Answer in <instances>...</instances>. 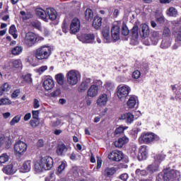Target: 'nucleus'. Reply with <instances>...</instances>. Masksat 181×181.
<instances>
[{
	"instance_id": "nucleus-31",
	"label": "nucleus",
	"mask_w": 181,
	"mask_h": 181,
	"mask_svg": "<svg viewBox=\"0 0 181 181\" xmlns=\"http://www.w3.org/2000/svg\"><path fill=\"white\" fill-rule=\"evenodd\" d=\"M171 173V177L173 181H180L181 179L180 171L177 170H170Z\"/></svg>"
},
{
	"instance_id": "nucleus-64",
	"label": "nucleus",
	"mask_w": 181,
	"mask_h": 181,
	"mask_svg": "<svg viewBox=\"0 0 181 181\" xmlns=\"http://www.w3.org/2000/svg\"><path fill=\"white\" fill-rule=\"evenodd\" d=\"M175 40H177V41L181 42V31H179V32L177 33V36H176Z\"/></svg>"
},
{
	"instance_id": "nucleus-42",
	"label": "nucleus",
	"mask_w": 181,
	"mask_h": 181,
	"mask_svg": "<svg viewBox=\"0 0 181 181\" xmlns=\"http://www.w3.org/2000/svg\"><path fill=\"white\" fill-rule=\"evenodd\" d=\"M8 160H9V156L6 153H3L0 156V165H2V163H6Z\"/></svg>"
},
{
	"instance_id": "nucleus-2",
	"label": "nucleus",
	"mask_w": 181,
	"mask_h": 181,
	"mask_svg": "<svg viewBox=\"0 0 181 181\" xmlns=\"http://www.w3.org/2000/svg\"><path fill=\"white\" fill-rule=\"evenodd\" d=\"M36 16H39L40 19L45 21V22H47V18L50 19V21H55L57 18V12L54 8H47L46 11L42 8H37L35 11Z\"/></svg>"
},
{
	"instance_id": "nucleus-37",
	"label": "nucleus",
	"mask_w": 181,
	"mask_h": 181,
	"mask_svg": "<svg viewBox=\"0 0 181 181\" xmlns=\"http://www.w3.org/2000/svg\"><path fill=\"white\" fill-rule=\"evenodd\" d=\"M94 16V13H93V10L90 8H87L85 12V18L86 21H90V19H93Z\"/></svg>"
},
{
	"instance_id": "nucleus-44",
	"label": "nucleus",
	"mask_w": 181,
	"mask_h": 181,
	"mask_svg": "<svg viewBox=\"0 0 181 181\" xmlns=\"http://www.w3.org/2000/svg\"><path fill=\"white\" fill-rule=\"evenodd\" d=\"M125 129H128V127H119L118 128H117L115 129V135H119V134H122V132H124V131H125Z\"/></svg>"
},
{
	"instance_id": "nucleus-10",
	"label": "nucleus",
	"mask_w": 181,
	"mask_h": 181,
	"mask_svg": "<svg viewBox=\"0 0 181 181\" xmlns=\"http://www.w3.org/2000/svg\"><path fill=\"white\" fill-rule=\"evenodd\" d=\"M78 39L82 43H95L94 34H82L78 36Z\"/></svg>"
},
{
	"instance_id": "nucleus-35",
	"label": "nucleus",
	"mask_w": 181,
	"mask_h": 181,
	"mask_svg": "<svg viewBox=\"0 0 181 181\" xmlns=\"http://www.w3.org/2000/svg\"><path fill=\"white\" fill-rule=\"evenodd\" d=\"M129 153L132 158H136L138 156V150L136 145L132 144L129 148Z\"/></svg>"
},
{
	"instance_id": "nucleus-8",
	"label": "nucleus",
	"mask_w": 181,
	"mask_h": 181,
	"mask_svg": "<svg viewBox=\"0 0 181 181\" xmlns=\"http://www.w3.org/2000/svg\"><path fill=\"white\" fill-rule=\"evenodd\" d=\"M14 151L18 155H23L28 151V144L22 141H18L14 144Z\"/></svg>"
},
{
	"instance_id": "nucleus-24",
	"label": "nucleus",
	"mask_w": 181,
	"mask_h": 181,
	"mask_svg": "<svg viewBox=\"0 0 181 181\" xmlns=\"http://www.w3.org/2000/svg\"><path fill=\"white\" fill-rule=\"evenodd\" d=\"M134 115L131 112L124 113L122 115L120 119L126 121L127 124H132L134 122Z\"/></svg>"
},
{
	"instance_id": "nucleus-25",
	"label": "nucleus",
	"mask_w": 181,
	"mask_h": 181,
	"mask_svg": "<svg viewBox=\"0 0 181 181\" xmlns=\"http://www.w3.org/2000/svg\"><path fill=\"white\" fill-rule=\"evenodd\" d=\"M55 78L58 84H59V86H62L63 88L65 90L69 88L68 86L64 85V75H63V74H57Z\"/></svg>"
},
{
	"instance_id": "nucleus-36",
	"label": "nucleus",
	"mask_w": 181,
	"mask_h": 181,
	"mask_svg": "<svg viewBox=\"0 0 181 181\" xmlns=\"http://www.w3.org/2000/svg\"><path fill=\"white\" fill-rule=\"evenodd\" d=\"M21 117H22L21 116V115H18L15 116V117L10 121L9 125H11V127H13V126L16 125V124H19Z\"/></svg>"
},
{
	"instance_id": "nucleus-14",
	"label": "nucleus",
	"mask_w": 181,
	"mask_h": 181,
	"mask_svg": "<svg viewBox=\"0 0 181 181\" xmlns=\"http://www.w3.org/2000/svg\"><path fill=\"white\" fill-rule=\"evenodd\" d=\"M140 36L141 37H148L149 34L151 33V30H149V25L146 23L141 24L140 28Z\"/></svg>"
},
{
	"instance_id": "nucleus-51",
	"label": "nucleus",
	"mask_w": 181,
	"mask_h": 181,
	"mask_svg": "<svg viewBox=\"0 0 181 181\" xmlns=\"http://www.w3.org/2000/svg\"><path fill=\"white\" fill-rule=\"evenodd\" d=\"M141 77V72L138 70H136L132 74V78H134V80H138V78H140Z\"/></svg>"
},
{
	"instance_id": "nucleus-54",
	"label": "nucleus",
	"mask_w": 181,
	"mask_h": 181,
	"mask_svg": "<svg viewBox=\"0 0 181 181\" xmlns=\"http://www.w3.org/2000/svg\"><path fill=\"white\" fill-rule=\"evenodd\" d=\"M23 78L26 83H32V76L29 74L23 76Z\"/></svg>"
},
{
	"instance_id": "nucleus-55",
	"label": "nucleus",
	"mask_w": 181,
	"mask_h": 181,
	"mask_svg": "<svg viewBox=\"0 0 181 181\" xmlns=\"http://www.w3.org/2000/svg\"><path fill=\"white\" fill-rule=\"evenodd\" d=\"M60 95V89H57L50 93V97H59Z\"/></svg>"
},
{
	"instance_id": "nucleus-4",
	"label": "nucleus",
	"mask_w": 181,
	"mask_h": 181,
	"mask_svg": "<svg viewBox=\"0 0 181 181\" xmlns=\"http://www.w3.org/2000/svg\"><path fill=\"white\" fill-rule=\"evenodd\" d=\"M69 86H76L81 80V74L76 70L69 71L66 74Z\"/></svg>"
},
{
	"instance_id": "nucleus-23",
	"label": "nucleus",
	"mask_w": 181,
	"mask_h": 181,
	"mask_svg": "<svg viewBox=\"0 0 181 181\" xmlns=\"http://www.w3.org/2000/svg\"><path fill=\"white\" fill-rule=\"evenodd\" d=\"M172 45V38L170 37H163V40L160 44L161 49H168V47H170Z\"/></svg>"
},
{
	"instance_id": "nucleus-40",
	"label": "nucleus",
	"mask_w": 181,
	"mask_h": 181,
	"mask_svg": "<svg viewBox=\"0 0 181 181\" xmlns=\"http://www.w3.org/2000/svg\"><path fill=\"white\" fill-rule=\"evenodd\" d=\"M167 15L168 16H177V10L173 7H170L167 11Z\"/></svg>"
},
{
	"instance_id": "nucleus-53",
	"label": "nucleus",
	"mask_w": 181,
	"mask_h": 181,
	"mask_svg": "<svg viewBox=\"0 0 181 181\" xmlns=\"http://www.w3.org/2000/svg\"><path fill=\"white\" fill-rule=\"evenodd\" d=\"M56 180V175H54V173H51L49 175H48L45 178V181H54Z\"/></svg>"
},
{
	"instance_id": "nucleus-56",
	"label": "nucleus",
	"mask_w": 181,
	"mask_h": 181,
	"mask_svg": "<svg viewBox=\"0 0 181 181\" xmlns=\"http://www.w3.org/2000/svg\"><path fill=\"white\" fill-rule=\"evenodd\" d=\"M62 32H64V33L69 32V25L66 22H64L62 25Z\"/></svg>"
},
{
	"instance_id": "nucleus-32",
	"label": "nucleus",
	"mask_w": 181,
	"mask_h": 181,
	"mask_svg": "<svg viewBox=\"0 0 181 181\" xmlns=\"http://www.w3.org/2000/svg\"><path fill=\"white\" fill-rule=\"evenodd\" d=\"M159 39H160V34L159 33V32L153 31L151 37V40L153 45H158Z\"/></svg>"
},
{
	"instance_id": "nucleus-38",
	"label": "nucleus",
	"mask_w": 181,
	"mask_h": 181,
	"mask_svg": "<svg viewBox=\"0 0 181 181\" xmlns=\"http://www.w3.org/2000/svg\"><path fill=\"white\" fill-rule=\"evenodd\" d=\"M139 28H138L137 25H135L132 29V35L133 39H138V37L139 36Z\"/></svg>"
},
{
	"instance_id": "nucleus-29",
	"label": "nucleus",
	"mask_w": 181,
	"mask_h": 181,
	"mask_svg": "<svg viewBox=\"0 0 181 181\" xmlns=\"http://www.w3.org/2000/svg\"><path fill=\"white\" fill-rule=\"evenodd\" d=\"M11 85L8 83H4L0 86V96L4 95L5 93H8V91H11Z\"/></svg>"
},
{
	"instance_id": "nucleus-12",
	"label": "nucleus",
	"mask_w": 181,
	"mask_h": 181,
	"mask_svg": "<svg viewBox=\"0 0 181 181\" xmlns=\"http://www.w3.org/2000/svg\"><path fill=\"white\" fill-rule=\"evenodd\" d=\"M35 39H36L35 33L30 32L25 35L24 42L28 47H32L35 45Z\"/></svg>"
},
{
	"instance_id": "nucleus-11",
	"label": "nucleus",
	"mask_w": 181,
	"mask_h": 181,
	"mask_svg": "<svg viewBox=\"0 0 181 181\" xmlns=\"http://www.w3.org/2000/svg\"><path fill=\"white\" fill-rule=\"evenodd\" d=\"M80 31V20L78 18H74L70 25V33L71 35H76Z\"/></svg>"
},
{
	"instance_id": "nucleus-43",
	"label": "nucleus",
	"mask_w": 181,
	"mask_h": 181,
	"mask_svg": "<svg viewBox=\"0 0 181 181\" xmlns=\"http://www.w3.org/2000/svg\"><path fill=\"white\" fill-rule=\"evenodd\" d=\"M12 101L9 98H1L0 99V105H11Z\"/></svg>"
},
{
	"instance_id": "nucleus-45",
	"label": "nucleus",
	"mask_w": 181,
	"mask_h": 181,
	"mask_svg": "<svg viewBox=\"0 0 181 181\" xmlns=\"http://www.w3.org/2000/svg\"><path fill=\"white\" fill-rule=\"evenodd\" d=\"M87 88H88V86L84 82H82L81 85L78 86V90L79 93H84V91H86Z\"/></svg>"
},
{
	"instance_id": "nucleus-3",
	"label": "nucleus",
	"mask_w": 181,
	"mask_h": 181,
	"mask_svg": "<svg viewBox=\"0 0 181 181\" xmlns=\"http://www.w3.org/2000/svg\"><path fill=\"white\" fill-rule=\"evenodd\" d=\"M52 54V47L42 45L35 50V56L37 60H47Z\"/></svg>"
},
{
	"instance_id": "nucleus-46",
	"label": "nucleus",
	"mask_w": 181,
	"mask_h": 181,
	"mask_svg": "<svg viewBox=\"0 0 181 181\" xmlns=\"http://www.w3.org/2000/svg\"><path fill=\"white\" fill-rule=\"evenodd\" d=\"M93 86H95L96 87H98V90L101 88V87H103V81L101 80L94 79Z\"/></svg>"
},
{
	"instance_id": "nucleus-7",
	"label": "nucleus",
	"mask_w": 181,
	"mask_h": 181,
	"mask_svg": "<svg viewBox=\"0 0 181 181\" xmlns=\"http://www.w3.org/2000/svg\"><path fill=\"white\" fill-rule=\"evenodd\" d=\"M155 159V162L147 167L148 172L151 173H155V172L159 170V163L165 159V155L158 154L156 156Z\"/></svg>"
},
{
	"instance_id": "nucleus-30",
	"label": "nucleus",
	"mask_w": 181,
	"mask_h": 181,
	"mask_svg": "<svg viewBox=\"0 0 181 181\" xmlns=\"http://www.w3.org/2000/svg\"><path fill=\"white\" fill-rule=\"evenodd\" d=\"M127 105L128 108L132 109L135 108V105H136V96L135 95H132L129 97Z\"/></svg>"
},
{
	"instance_id": "nucleus-59",
	"label": "nucleus",
	"mask_w": 181,
	"mask_h": 181,
	"mask_svg": "<svg viewBox=\"0 0 181 181\" xmlns=\"http://www.w3.org/2000/svg\"><path fill=\"white\" fill-rule=\"evenodd\" d=\"M30 124L31 127L35 128V127H37V125H39V121L37 120V119H35L34 120H30Z\"/></svg>"
},
{
	"instance_id": "nucleus-13",
	"label": "nucleus",
	"mask_w": 181,
	"mask_h": 181,
	"mask_svg": "<svg viewBox=\"0 0 181 181\" xmlns=\"http://www.w3.org/2000/svg\"><path fill=\"white\" fill-rule=\"evenodd\" d=\"M107 103H108V95L105 93L100 94L96 100L98 107H105Z\"/></svg>"
},
{
	"instance_id": "nucleus-63",
	"label": "nucleus",
	"mask_w": 181,
	"mask_h": 181,
	"mask_svg": "<svg viewBox=\"0 0 181 181\" xmlns=\"http://www.w3.org/2000/svg\"><path fill=\"white\" fill-rule=\"evenodd\" d=\"M39 107H40V105L39 104V100L35 99L33 103V107L37 109L39 108Z\"/></svg>"
},
{
	"instance_id": "nucleus-60",
	"label": "nucleus",
	"mask_w": 181,
	"mask_h": 181,
	"mask_svg": "<svg viewBox=\"0 0 181 181\" xmlns=\"http://www.w3.org/2000/svg\"><path fill=\"white\" fill-rule=\"evenodd\" d=\"M102 165H103V160H101L100 158L98 157L97 158V166H96L97 170H98V169L101 168Z\"/></svg>"
},
{
	"instance_id": "nucleus-19",
	"label": "nucleus",
	"mask_w": 181,
	"mask_h": 181,
	"mask_svg": "<svg viewBox=\"0 0 181 181\" xmlns=\"http://www.w3.org/2000/svg\"><path fill=\"white\" fill-rule=\"evenodd\" d=\"M102 35L103 40L105 42V43H111V42H112V38L111 34L110 33V28L106 27L104 28L102 31Z\"/></svg>"
},
{
	"instance_id": "nucleus-57",
	"label": "nucleus",
	"mask_w": 181,
	"mask_h": 181,
	"mask_svg": "<svg viewBox=\"0 0 181 181\" xmlns=\"http://www.w3.org/2000/svg\"><path fill=\"white\" fill-rule=\"evenodd\" d=\"M21 94V90L16 89L11 94V98H16Z\"/></svg>"
},
{
	"instance_id": "nucleus-49",
	"label": "nucleus",
	"mask_w": 181,
	"mask_h": 181,
	"mask_svg": "<svg viewBox=\"0 0 181 181\" xmlns=\"http://www.w3.org/2000/svg\"><path fill=\"white\" fill-rule=\"evenodd\" d=\"M105 88L107 91H110V90H112L114 88V83H112L111 81H107L105 84Z\"/></svg>"
},
{
	"instance_id": "nucleus-5",
	"label": "nucleus",
	"mask_w": 181,
	"mask_h": 181,
	"mask_svg": "<svg viewBox=\"0 0 181 181\" xmlns=\"http://www.w3.org/2000/svg\"><path fill=\"white\" fill-rule=\"evenodd\" d=\"M154 141H159V136L153 133H144L139 139L140 144H152Z\"/></svg>"
},
{
	"instance_id": "nucleus-9",
	"label": "nucleus",
	"mask_w": 181,
	"mask_h": 181,
	"mask_svg": "<svg viewBox=\"0 0 181 181\" xmlns=\"http://www.w3.org/2000/svg\"><path fill=\"white\" fill-rule=\"evenodd\" d=\"M108 158L115 162H121L124 159L122 151L115 150L108 155Z\"/></svg>"
},
{
	"instance_id": "nucleus-27",
	"label": "nucleus",
	"mask_w": 181,
	"mask_h": 181,
	"mask_svg": "<svg viewBox=\"0 0 181 181\" xmlns=\"http://www.w3.org/2000/svg\"><path fill=\"white\" fill-rule=\"evenodd\" d=\"M101 25H103V18L98 16H95L92 26L95 29H100V28H101Z\"/></svg>"
},
{
	"instance_id": "nucleus-58",
	"label": "nucleus",
	"mask_w": 181,
	"mask_h": 181,
	"mask_svg": "<svg viewBox=\"0 0 181 181\" xmlns=\"http://www.w3.org/2000/svg\"><path fill=\"white\" fill-rule=\"evenodd\" d=\"M180 46H181V42L175 40V42L173 45L172 49H173V50H176V49H178L179 47H180Z\"/></svg>"
},
{
	"instance_id": "nucleus-41",
	"label": "nucleus",
	"mask_w": 181,
	"mask_h": 181,
	"mask_svg": "<svg viewBox=\"0 0 181 181\" xmlns=\"http://www.w3.org/2000/svg\"><path fill=\"white\" fill-rule=\"evenodd\" d=\"M115 168H107L105 170V175L108 177L112 176V175H115Z\"/></svg>"
},
{
	"instance_id": "nucleus-33",
	"label": "nucleus",
	"mask_w": 181,
	"mask_h": 181,
	"mask_svg": "<svg viewBox=\"0 0 181 181\" xmlns=\"http://www.w3.org/2000/svg\"><path fill=\"white\" fill-rule=\"evenodd\" d=\"M67 152V146L64 145V144H59L57 148V153L59 156H62V155H64Z\"/></svg>"
},
{
	"instance_id": "nucleus-61",
	"label": "nucleus",
	"mask_w": 181,
	"mask_h": 181,
	"mask_svg": "<svg viewBox=\"0 0 181 181\" xmlns=\"http://www.w3.org/2000/svg\"><path fill=\"white\" fill-rule=\"evenodd\" d=\"M119 177H120L121 180L127 181V180H128L129 176H128V174H127V173H123V174H122V175H120Z\"/></svg>"
},
{
	"instance_id": "nucleus-20",
	"label": "nucleus",
	"mask_w": 181,
	"mask_h": 181,
	"mask_svg": "<svg viewBox=\"0 0 181 181\" xmlns=\"http://www.w3.org/2000/svg\"><path fill=\"white\" fill-rule=\"evenodd\" d=\"M17 170L18 168H16L13 164L8 165L3 168V172L6 175H15Z\"/></svg>"
},
{
	"instance_id": "nucleus-39",
	"label": "nucleus",
	"mask_w": 181,
	"mask_h": 181,
	"mask_svg": "<svg viewBox=\"0 0 181 181\" xmlns=\"http://www.w3.org/2000/svg\"><path fill=\"white\" fill-rule=\"evenodd\" d=\"M9 33L10 35H12L13 39L18 38V34L16 30V27H15L14 25H12L9 28Z\"/></svg>"
},
{
	"instance_id": "nucleus-28",
	"label": "nucleus",
	"mask_w": 181,
	"mask_h": 181,
	"mask_svg": "<svg viewBox=\"0 0 181 181\" xmlns=\"http://www.w3.org/2000/svg\"><path fill=\"white\" fill-rule=\"evenodd\" d=\"M31 168H32V161L27 160L23 163V165L21 167V172H23V173H26L28 172H30Z\"/></svg>"
},
{
	"instance_id": "nucleus-22",
	"label": "nucleus",
	"mask_w": 181,
	"mask_h": 181,
	"mask_svg": "<svg viewBox=\"0 0 181 181\" xmlns=\"http://www.w3.org/2000/svg\"><path fill=\"white\" fill-rule=\"evenodd\" d=\"M128 142H129V139L127 136H123L115 141L114 145L115 148H122L125 144H128Z\"/></svg>"
},
{
	"instance_id": "nucleus-18",
	"label": "nucleus",
	"mask_w": 181,
	"mask_h": 181,
	"mask_svg": "<svg viewBox=\"0 0 181 181\" xmlns=\"http://www.w3.org/2000/svg\"><path fill=\"white\" fill-rule=\"evenodd\" d=\"M43 87L45 90H46L47 91H49L50 90H52V88H54V81H53V78H45L43 82Z\"/></svg>"
},
{
	"instance_id": "nucleus-6",
	"label": "nucleus",
	"mask_w": 181,
	"mask_h": 181,
	"mask_svg": "<svg viewBox=\"0 0 181 181\" xmlns=\"http://www.w3.org/2000/svg\"><path fill=\"white\" fill-rule=\"evenodd\" d=\"M129 93H131V88L127 85H122L117 88V95L120 101H125Z\"/></svg>"
},
{
	"instance_id": "nucleus-21",
	"label": "nucleus",
	"mask_w": 181,
	"mask_h": 181,
	"mask_svg": "<svg viewBox=\"0 0 181 181\" xmlns=\"http://www.w3.org/2000/svg\"><path fill=\"white\" fill-rule=\"evenodd\" d=\"M87 95L92 98L97 97V95H98V88L95 86V85H91L88 89Z\"/></svg>"
},
{
	"instance_id": "nucleus-48",
	"label": "nucleus",
	"mask_w": 181,
	"mask_h": 181,
	"mask_svg": "<svg viewBox=\"0 0 181 181\" xmlns=\"http://www.w3.org/2000/svg\"><path fill=\"white\" fill-rule=\"evenodd\" d=\"M47 70V66L44 65L37 69V73L40 75L43 74Z\"/></svg>"
},
{
	"instance_id": "nucleus-50",
	"label": "nucleus",
	"mask_w": 181,
	"mask_h": 181,
	"mask_svg": "<svg viewBox=\"0 0 181 181\" xmlns=\"http://www.w3.org/2000/svg\"><path fill=\"white\" fill-rule=\"evenodd\" d=\"M163 37H170V30L168 28H165L163 31Z\"/></svg>"
},
{
	"instance_id": "nucleus-62",
	"label": "nucleus",
	"mask_w": 181,
	"mask_h": 181,
	"mask_svg": "<svg viewBox=\"0 0 181 181\" xmlns=\"http://www.w3.org/2000/svg\"><path fill=\"white\" fill-rule=\"evenodd\" d=\"M60 124H62V121H60V119H57L56 121L52 122V127H59Z\"/></svg>"
},
{
	"instance_id": "nucleus-1",
	"label": "nucleus",
	"mask_w": 181,
	"mask_h": 181,
	"mask_svg": "<svg viewBox=\"0 0 181 181\" xmlns=\"http://www.w3.org/2000/svg\"><path fill=\"white\" fill-rule=\"evenodd\" d=\"M53 158L50 156L42 157L40 160L37 161L35 165L37 172H43V170H50L53 168Z\"/></svg>"
},
{
	"instance_id": "nucleus-16",
	"label": "nucleus",
	"mask_w": 181,
	"mask_h": 181,
	"mask_svg": "<svg viewBox=\"0 0 181 181\" xmlns=\"http://www.w3.org/2000/svg\"><path fill=\"white\" fill-rule=\"evenodd\" d=\"M112 42L119 40V26L114 25L111 29Z\"/></svg>"
},
{
	"instance_id": "nucleus-17",
	"label": "nucleus",
	"mask_w": 181,
	"mask_h": 181,
	"mask_svg": "<svg viewBox=\"0 0 181 181\" xmlns=\"http://www.w3.org/2000/svg\"><path fill=\"white\" fill-rule=\"evenodd\" d=\"M162 177L164 181H173L170 171L167 172L166 170H164L163 175L162 174H159L156 177V181H162Z\"/></svg>"
},
{
	"instance_id": "nucleus-52",
	"label": "nucleus",
	"mask_w": 181,
	"mask_h": 181,
	"mask_svg": "<svg viewBox=\"0 0 181 181\" xmlns=\"http://www.w3.org/2000/svg\"><path fill=\"white\" fill-rule=\"evenodd\" d=\"M66 169V163L62 162L59 166H58V169L57 171L59 173H62L64 170Z\"/></svg>"
},
{
	"instance_id": "nucleus-15",
	"label": "nucleus",
	"mask_w": 181,
	"mask_h": 181,
	"mask_svg": "<svg viewBox=\"0 0 181 181\" xmlns=\"http://www.w3.org/2000/svg\"><path fill=\"white\" fill-rule=\"evenodd\" d=\"M139 160H145L148 158V148L146 146H141L136 157Z\"/></svg>"
},
{
	"instance_id": "nucleus-26",
	"label": "nucleus",
	"mask_w": 181,
	"mask_h": 181,
	"mask_svg": "<svg viewBox=\"0 0 181 181\" xmlns=\"http://www.w3.org/2000/svg\"><path fill=\"white\" fill-rule=\"evenodd\" d=\"M8 66L13 69H21L22 61L21 59H12L8 62Z\"/></svg>"
},
{
	"instance_id": "nucleus-47",
	"label": "nucleus",
	"mask_w": 181,
	"mask_h": 181,
	"mask_svg": "<svg viewBox=\"0 0 181 181\" xmlns=\"http://www.w3.org/2000/svg\"><path fill=\"white\" fill-rule=\"evenodd\" d=\"M122 35L124 36H128L129 35V30L125 25H123L122 27Z\"/></svg>"
},
{
	"instance_id": "nucleus-34",
	"label": "nucleus",
	"mask_w": 181,
	"mask_h": 181,
	"mask_svg": "<svg viewBox=\"0 0 181 181\" xmlns=\"http://www.w3.org/2000/svg\"><path fill=\"white\" fill-rule=\"evenodd\" d=\"M22 52H23V47L22 46H16L11 49V54L13 56H19Z\"/></svg>"
}]
</instances>
